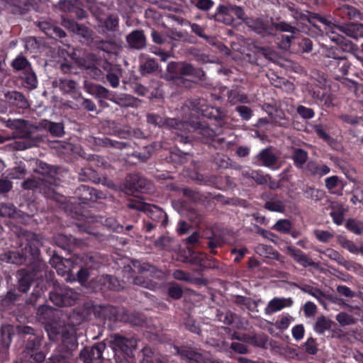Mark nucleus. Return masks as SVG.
<instances>
[{
    "instance_id": "obj_1",
    "label": "nucleus",
    "mask_w": 363,
    "mask_h": 363,
    "mask_svg": "<svg viewBox=\"0 0 363 363\" xmlns=\"http://www.w3.org/2000/svg\"><path fill=\"white\" fill-rule=\"evenodd\" d=\"M312 19L321 23L329 38L337 44L342 43V37L339 32L354 39L363 38V24L362 23L339 25L333 17L321 16L318 14H315Z\"/></svg>"
},
{
    "instance_id": "obj_2",
    "label": "nucleus",
    "mask_w": 363,
    "mask_h": 363,
    "mask_svg": "<svg viewBox=\"0 0 363 363\" xmlns=\"http://www.w3.org/2000/svg\"><path fill=\"white\" fill-rule=\"evenodd\" d=\"M27 239L29 242L22 249V252L11 251L6 252L1 256V260L6 263L21 264L24 263L29 257H35L39 251L40 242L34 234H28Z\"/></svg>"
},
{
    "instance_id": "obj_3",
    "label": "nucleus",
    "mask_w": 363,
    "mask_h": 363,
    "mask_svg": "<svg viewBox=\"0 0 363 363\" xmlns=\"http://www.w3.org/2000/svg\"><path fill=\"white\" fill-rule=\"evenodd\" d=\"M110 343L115 352L118 363H130L133 357V350L135 348L137 342L135 338H126L118 335L110 337Z\"/></svg>"
},
{
    "instance_id": "obj_4",
    "label": "nucleus",
    "mask_w": 363,
    "mask_h": 363,
    "mask_svg": "<svg viewBox=\"0 0 363 363\" xmlns=\"http://www.w3.org/2000/svg\"><path fill=\"white\" fill-rule=\"evenodd\" d=\"M50 301L58 306H72L77 298V295L71 289L64 288L60 291L51 292Z\"/></svg>"
},
{
    "instance_id": "obj_5",
    "label": "nucleus",
    "mask_w": 363,
    "mask_h": 363,
    "mask_svg": "<svg viewBox=\"0 0 363 363\" xmlns=\"http://www.w3.org/2000/svg\"><path fill=\"white\" fill-rule=\"evenodd\" d=\"M247 25L254 30L256 33L266 35H274L273 32V28L272 23L267 20H264L260 18L255 19H247L246 21Z\"/></svg>"
},
{
    "instance_id": "obj_6",
    "label": "nucleus",
    "mask_w": 363,
    "mask_h": 363,
    "mask_svg": "<svg viewBox=\"0 0 363 363\" xmlns=\"http://www.w3.org/2000/svg\"><path fill=\"white\" fill-rule=\"evenodd\" d=\"M293 303V301L290 298H272L264 308V313L267 315H272L285 308L290 307Z\"/></svg>"
},
{
    "instance_id": "obj_7",
    "label": "nucleus",
    "mask_w": 363,
    "mask_h": 363,
    "mask_svg": "<svg viewBox=\"0 0 363 363\" xmlns=\"http://www.w3.org/2000/svg\"><path fill=\"white\" fill-rule=\"evenodd\" d=\"M131 208H136L144 211L152 220H162V225H166L167 215L160 208L155 206H150L145 203L138 206L133 204L130 205Z\"/></svg>"
},
{
    "instance_id": "obj_8",
    "label": "nucleus",
    "mask_w": 363,
    "mask_h": 363,
    "mask_svg": "<svg viewBox=\"0 0 363 363\" xmlns=\"http://www.w3.org/2000/svg\"><path fill=\"white\" fill-rule=\"evenodd\" d=\"M289 255L293 257L294 261H296L298 264L301 265L303 267H307L309 266L317 267V264L311 260V258L307 257V255L298 249L288 247L286 248Z\"/></svg>"
},
{
    "instance_id": "obj_9",
    "label": "nucleus",
    "mask_w": 363,
    "mask_h": 363,
    "mask_svg": "<svg viewBox=\"0 0 363 363\" xmlns=\"http://www.w3.org/2000/svg\"><path fill=\"white\" fill-rule=\"evenodd\" d=\"M126 41L131 48L140 50L145 47L146 40L142 30H135L126 36Z\"/></svg>"
},
{
    "instance_id": "obj_10",
    "label": "nucleus",
    "mask_w": 363,
    "mask_h": 363,
    "mask_svg": "<svg viewBox=\"0 0 363 363\" xmlns=\"http://www.w3.org/2000/svg\"><path fill=\"white\" fill-rule=\"evenodd\" d=\"M104 6L101 4L96 3L91 6H90V9L92 11V13L96 16V19L99 21V23H104V27L106 30H113L115 28H116L118 26V18L116 16L114 15H110L106 21H103L102 18H101L99 16H98V13L96 11V9Z\"/></svg>"
},
{
    "instance_id": "obj_11",
    "label": "nucleus",
    "mask_w": 363,
    "mask_h": 363,
    "mask_svg": "<svg viewBox=\"0 0 363 363\" xmlns=\"http://www.w3.org/2000/svg\"><path fill=\"white\" fill-rule=\"evenodd\" d=\"M5 99L11 105L20 108L28 107V103L25 96L18 91H9L5 94Z\"/></svg>"
},
{
    "instance_id": "obj_12",
    "label": "nucleus",
    "mask_w": 363,
    "mask_h": 363,
    "mask_svg": "<svg viewBox=\"0 0 363 363\" xmlns=\"http://www.w3.org/2000/svg\"><path fill=\"white\" fill-rule=\"evenodd\" d=\"M232 13L230 4L227 6L220 5L217 7L215 19L226 25H230L234 21Z\"/></svg>"
},
{
    "instance_id": "obj_13",
    "label": "nucleus",
    "mask_w": 363,
    "mask_h": 363,
    "mask_svg": "<svg viewBox=\"0 0 363 363\" xmlns=\"http://www.w3.org/2000/svg\"><path fill=\"white\" fill-rule=\"evenodd\" d=\"M306 169L311 175L319 177L327 175L330 172V167L326 164H318L313 161H310L307 163Z\"/></svg>"
},
{
    "instance_id": "obj_14",
    "label": "nucleus",
    "mask_w": 363,
    "mask_h": 363,
    "mask_svg": "<svg viewBox=\"0 0 363 363\" xmlns=\"http://www.w3.org/2000/svg\"><path fill=\"white\" fill-rule=\"evenodd\" d=\"M147 121L148 122L151 123H155L157 125H167L172 128L180 129L181 126H184V123L177 121V120L174 118H167L164 121L162 120V118L155 116V115H148L147 116Z\"/></svg>"
},
{
    "instance_id": "obj_15",
    "label": "nucleus",
    "mask_w": 363,
    "mask_h": 363,
    "mask_svg": "<svg viewBox=\"0 0 363 363\" xmlns=\"http://www.w3.org/2000/svg\"><path fill=\"white\" fill-rule=\"evenodd\" d=\"M62 24L64 27L67 28L72 32L81 34L84 37H88L89 35V30L86 28L79 25L72 19L63 18Z\"/></svg>"
},
{
    "instance_id": "obj_16",
    "label": "nucleus",
    "mask_w": 363,
    "mask_h": 363,
    "mask_svg": "<svg viewBox=\"0 0 363 363\" xmlns=\"http://www.w3.org/2000/svg\"><path fill=\"white\" fill-rule=\"evenodd\" d=\"M55 261L56 264L55 265V268L56 269L58 274L64 276L72 270V262L71 259H63L60 257H53L52 262H55Z\"/></svg>"
},
{
    "instance_id": "obj_17",
    "label": "nucleus",
    "mask_w": 363,
    "mask_h": 363,
    "mask_svg": "<svg viewBox=\"0 0 363 363\" xmlns=\"http://www.w3.org/2000/svg\"><path fill=\"white\" fill-rule=\"evenodd\" d=\"M257 157L262 162V164L268 167H272L277 160L273 151L269 148L262 150Z\"/></svg>"
},
{
    "instance_id": "obj_18",
    "label": "nucleus",
    "mask_w": 363,
    "mask_h": 363,
    "mask_svg": "<svg viewBox=\"0 0 363 363\" xmlns=\"http://www.w3.org/2000/svg\"><path fill=\"white\" fill-rule=\"evenodd\" d=\"M177 353L181 356L182 359L188 360L191 363H201V355L200 353L196 351L182 349L179 350L178 348H175Z\"/></svg>"
},
{
    "instance_id": "obj_19",
    "label": "nucleus",
    "mask_w": 363,
    "mask_h": 363,
    "mask_svg": "<svg viewBox=\"0 0 363 363\" xmlns=\"http://www.w3.org/2000/svg\"><path fill=\"white\" fill-rule=\"evenodd\" d=\"M33 276L24 270L18 272V286L19 290L23 292H27L29 290Z\"/></svg>"
},
{
    "instance_id": "obj_20",
    "label": "nucleus",
    "mask_w": 363,
    "mask_h": 363,
    "mask_svg": "<svg viewBox=\"0 0 363 363\" xmlns=\"http://www.w3.org/2000/svg\"><path fill=\"white\" fill-rule=\"evenodd\" d=\"M126 182L129 183L130 189L141 191L148 183L144 178L139 177L138 175L128 177Z\"/></svg>"
},
{
    "instance_id": "obj_21",
    "label": "nucleus",
    "mask_w": 363,
    "mask_h": 363,
    "mask_svg": "<svg viewBox=\"0 0 363 363\" xmlns=\"http://www.w3.org/2000/svg\"><path fill=\"white\" fill-rule=\"evenodd\" d=\"M22 78L24 82L25 86L30 89H35L38 86V79L34 72L28 68L23 73Z\"/></svg>"
},
{
    "instance_id": "obj_22",
    "label": "nucleus",
    "mask_w": 363,
    "mask_h": 363,
    "mask_svg": "<svg viewBox=\"0 0 363 363\" xmlns=\"http://www.w3.org/2000/svg\"><path fill=\"white\" fill-rule=\"evenodd\" d=\"M264 206L270 211L282 213L285 210L284 201L278 199H272L267 201Z\"/></svg>"
},
{
    "instance_id": "obj_23",
    "label": "nucleus",
    "mask_w": 363,
    "mask_h": 363,
    "mask_svg": "<svg viewBox=\"0 0 363 363\" xmlns=\"http://www.w3.org/2000/svg\"><path fill=\"white\" fill-rule=\"evenodd\" d=\"M292 158L295 165L298 168H301L306 162L308 153L301 149H296L294 152Z\"/></svg>"
},
{
    "instance_id": "obj_24",
    "label": "nucleus",
    "mask_w": 363,
    "mask_h": 363,
    "mask_svg": "<svg viewBox=\"0 0 363 363\" xmlns=\"http://www.w3.org/2000/svg\"><path fill=\"white\" fill-rule=\"evenodd\" d=\"M106 348V344L104 342H99L95 344L90 350V357L91 359H101L102 357L103 352Z\"/></svg>"
},
{
    "instance_id": "obj_25",
    "label": "nucleus",
    "mask_w": 363,
    "mask_h": 363,
    "mask_svg": "<svg viewBox=\"0 0 363 363\" xmlns=\"http://www.w3.org/2000/svg\"><path fill=\"white\" fill-rule=\"evenodd\" d=\"M273 28V32L275 33L274 31H282V32H288L291 33V34L296 33L298 30L295 28L294 27L291 26V25L285 23V22H280V23H272V26Z\"/></svg>"
},
{
    "instance_id": "obj_26",
    "label": "nucleus",
    "mask_w": 363,
    "mask_h": 363,
    "mask_svg": "<svg viewBox=\"0 0 363 363\" xmlns=\"http://www.w3.org/2000/svg\"><path fill=\"white\" fill-rule=\"evenodd\" d=\"M228 101L233 105L239 102L244 104L250 103V100L246 94L233 91L229 93Z\"/></svg>"
},
{
    "instance_id": "obj_27",
    "label": "nucleus",
    "mask_w": 363,
    "mask_h": 363,
    "mask_svg": "<svg viewBox=\"0 0 363 363\" xmlns=\"http://www.w3.org/2000/svg\"><path fill=\"white\" fill-rule=\"evenodd\" d=\"M157 69V63L154 59H147L140 65V71L143 74H149Z\"/></svg>"
},
{
    "instance_id": "obj_28",
    "label": "nucleus",
    "mask_w": 363,
    "mask_h": 363,
    "mask_svg": "<svg viewBox=\"0 0 363 363\" xmlns=\"http://www.w3.org/2000/svg\"><path fill=\"white\" fill-rule=\"evenodd\" d=\"M303 194L306 198L315 201L320 200L323 195L322 191L309 186H307L303 189Z\"/></svg>"
},
{
    "instance_id": "obj_29",
    "label": "nucleus",
    "mask_w": 363,
    "mask_h": 363,
    "mask_svg": "<svg viewBox=\"0 0 363 363\" xmlns=\"http://www.w3.org/2000/svg\"><path fill=\"white\" fill-rule=\"evenodd\" d=\"M199 111L201 113L202 115L204 116L211 118H222L225 116L224 113L221 112L218 108H199Z\"/></svg>"
},
{
    "instance_id": "obj_30",
    "label": "nucleus",
    "mask_w": 363,
    "mask_h": 363,
    "mask_svg": "<svg viewBox=\"0 0 363 363\" xmlns=\"http://www.w3.org/2000/svg\"><path fill=\"white\" fill-rule=\"evenodd\" d=\"M330 328V322L326 318L322 317L319 318L314 326V330L316 333L321 334L323 333L325 330H328Z\"/></svg>"
},
{
    "instance_id": "obj_31",
    "label": "nucleus",
    "mask_w": 363,
    "mask_h": 363,
    "mask_svg": "<svg viewBox=\"0 0 363 363\" xmlns=\"http://www.w3.org/2000/svg\"><path fill=\"white\" fill-rule=\"evenodd\" d=\"M116 279L113 278L112 277L109 275H102L99 277H98L97 281L99 282V285L101 287H105L108 289H116V287L115 286L113 281Z\"/></svg>"
},
{
    "instance_id": "obj_32",
    "label": "nucleus",
    "mask_w": 363,
    "mask_h": 363,
    "mask_svg": "<svg viewBox=\"0 0 363 363\" xmlns=\"http://www.w3.org/2000/svg\"><path fill=\"white\" fill-rule=\"evenodd\" d=\"M274 229L282 233H289L291 228V223L287 219L279 220L274 225Z\"/></svg>"
},
{
    "instance_id": "obj_33",
    "label": "nucleus",
    "mask_w": 363,
    "mask_h": 363,
    "mask_svg": "<svg viewBox=\"0 0 363 363\" xmlns=\"http://www.w3.org/2000/svg\"><path fill=\"white\" fill-rule=\"evenodd\" d=\"M86 89H87V91L89 94H96L101 97H106L108 94V91L106 89H105L102 86L98 85V84L89 85Z\"/></svg>"
},
{
    "instance_id": "obj_34",
    "label": "nucleus",
    "mask_w": 363,
    "mask_h": 363,
    "mask_svg": "<svg viewBox=\"0 0 363 363\" xmlns=\"http://www.w3.org/2000/svg\"><path fill=\"white\" fill-rule=\"evenodd\" d=\"M191 2L197 9L202 11L211 9L214 4L212 0H191Z\"/></svg>"
},
{
    "instance_id": "obj_35",
    "label": "nucleus",
    "mask_w": 363,
    "mask_h": 363,
    "mask_svg": "<svg viewBox=\"0 0 363 363\" xmlns=\"http://www.w3.org/2000/svg\"><path fill=\"white\" fill-rule=\"evenodd\" d=\"M347 228L355 234L359 235L363 233V223L354 220H348L346 223Z\"/></svg>"
},
{
    "instance_id": "obj_36",
    "label": "nucleus",
    "mask_w": 363,
    "mask_h": 363,
    "mask_svg": "<svg viewBox=\"0 0 363 363\" xmlns=\"http://www.w3.org/2000/svg\"><path fill=\"white\" fill-rule=\"evenodd\" d=\"M293 320V318L289 315H282L276 321V327L280 330H285L289 326Z\"/></svg>"
},
{
    "instance_id": "obj_37",
    "label": "nucleus",
    "mask_w": 363,
    "mask_h": 363,
    "mask_svg": "<svg viewBox=\"0 0 363 363\" xmlns=\"http://www.w3.org/2000/svg\"><path fill=\"white\" fill-rule=\"evenodd\" d=\"M0 214L2 216L14 217L16 214V208L12 204L2 203L0 206Z\"/></svg>"
},
{
    "instance_id": "obj_38",
    "label": "nucleus",
    "mask_w": 363,
    "mask_h": 363,
    "mask_svg": "<svg viewBox=\"0 0 363 363\" xmlns=\"http://www.w3.org/2000/svg\"><path fill=\"white\" fill-rule=\"evenodd\" d=\"M48 128L49 131L55 136H61L64 133V127L60 123H48Z\"/></svg>"
},
{
    "instance_id": "obj_39",
    "label": "nucleus",
    "mask_w": 363,
    "mask_h": 363,
    "mask_svg": "<svg viewBox=\"0 0 363 363\" xmlns=\"http://www.w3.org/2000/svg\"><path fill=\"white\" fill-rule=\"evenodd\" d=\"M28 62L27 59L22 56L17 57L12 62L13 67L16 70H21L28 67Z\"/></svg>"
},
{
    "instance_id": "obj_40",
    "label": "nucleus",
    "mask_w": 363,
    "mask_h": 363,
    "mask_svg": "<svg viewBox=\"0 0 363 363\" xmlns=\"http://www.w3.org/2000/svg\"><path fill=\"white\" fill-rule=\"evenodd\" d=\"M167 69L171 79L177 78L180 75V62H170Z\"/></svg>"
},
{
    "instance_id": "obj_41",
    "label": "nucleus",
    "mask_w": 363,
    "mask_h": 363,
    "mask_svg": "<svg viewBox=\"0 0 363 363\" xmlns=\"http://www.w3.org/2000/svg\"><path fill=\"white\" fill-rule=\"evenodd\" d=\"M73 240L74 238L71 236L59 235L56 238V243L62 248L65 249L69 247Z\"/></svg>"
},
{
    "instance_id": "obj_42",
    "label": "nucleus",
    "mask_w": 363,
    "mask_h": 363,
    "mask_svg": "<svg viewBox=\"0 0 363 363\" xmlns=\"http://www.w3.org/2000/svg\"><path fill=\"white\" fill-rule=\"evenodd\" d=\"M236 111L238 112L240 116L245 121H248L252 117V110L246 106H238L236 107Z\"/></svg>"
},
{
    "instance_id": "obj_43",
    "label": "nucleus",
    "mask_w": 363,
    "mask_h": 363,
    "mask_svg": "<svg viewBox=\"0 0 363 363\" xmlns=\"http://www.w3.org/2000/svg\"><path fill=\"white\" fill-rule=\"evenodd\" d=\"M336 320L342 325H347L352 324L354 322L353 318L346 313H340L336 316Z\"/></svg>"
},
{
    "instance_id": "obj_44",
    "label": "nucleus",
    "mask_w": 363,
    "mask_h": 363,
    "mask_svg": "<svg viewBox=\"0 0 363 363\" xmlns=\"http://www.w3.org/2000/svg\"><path fill=\"white\" fill-rule=\"evenodd\" d=\"M297 113L304 119H310L314 116L313 110L303 106H298Z\"/></svg>"
},
{
    "instance_id": "obj_45",
    "label": "nucleus",
    "mask_w": 363,
    "mask_h": 363,
    "mask_svg": "<svg viewBox=\"0 0 363 363\" xmlns=\"http://www.w3.org/2000/svg\"><path fill=\"white\" fill-rule=\"evenodd\" d=\"M6 125L11 129L20 130L26 128V121L21 119L16 120H8L6 123Z\"/></svg>"
},
{
    "instance_id": "obj_46",
    "label": "nucleus",
    "mask_w": 363,
    "mask_h": 363,
    "mask_svg": "<svg viewBox=\"0 0 363 363\" xmlns=\"http://www.w3.org/2000/svg\"><path fill=\"white\" fill-rule=\"evenodd\" d=\"M323 254L330 259L335 260L338 263H342L343 262V257L337 251L333 249H327L323 252Z\"/></svg>"
},
{
    "instance_id": "obj_47",
    "label": "nucleus",
    "mask_w": 363,
    "mask_h": 363,
    "mask_svg": "<svg viewBox=\"0 0 363 363\" xmlns=\"http://www.w3.org/2000/svg\"><path fill=\"white\" fill-rule=\"evenodd\" d=\"M314 234L316 238L323 242H328L333 238V235L330 233L324 230H315Z\"/></svg>"
},
{
    "instance_id": "obj_48",
    "label": "nucleus",
    "mask_w": 363,
    "mask_h": 363,
    "mask_svg": "<svg viewBox=\"0 0 363 363\" xmlns=\"http://www.w3.org/2000/svg\"><path fill=\"white\" fill-rule=\"evenodd\" d=\"M206 256L202 254H195L191 258V262L195 264L200 266L201 267H206L207 265L206 264Z\"/></svg>"
},
{
    "instance_id": "obj_49",
    "label": "nucleus",
    "mask_w": 363,
    "mask_h": 363,
    "mask_svg": "<svg viewBox=\"0 0 363 363\" xmlns=\"http://www.w3.org/2000/svg\"><path fill=\"white\" fill-rule=\"evenodd\" d=\"M230 6L231 11L237 16L238 18L247 21V19L246 18L245 13L242 7L232 4H230Z\"/></svg>"
},
{
    "instance_id": "obj_50",
    "label": "nucleus",
    "mask_w": 363,
    "mask_h": 363,
    "mask_svg": "<svg viewBox=\"0 0 363 363\" xmlns=\"http://www.w3.org/2000/svg\"><path fill=\"white\" fill-rule=\"evenodd\" d=\"M60 86L65 91H70L76 89L77 83L73 80L63 79L61 80Z\"/></svg>"
},
{
    "instance_id": "obj_51",
    "label": "nucleus",
    "mask_w": 363,
    "mask_h": 363,
    "mask_svg": "<svg viewBox=\"0 0 363 363\" xmlns=\"http://www.w3.org/2000/svg\"><path fill=\"white\" fill-rule=\"evenodd\" d=\"M223 244V240L218 236L211 238L208 241V247L211 249V252L215 253L213 249L220 247Z\"/></svg>"
},
{
    "instance_id": "obj_52",
    "label": "nucleus",
    "mask_w": 363,
    "mask_h": 363,
    "mask_svg": "<svg viewBox=\"0 0 363 363\" xmlns=\"http://www.w3.org/2000/svg\"><path fill=\"white\" fill-rule=\"evenodd\" d=\"M292 335L296 340H300L304 335V328L303 325H297L292 328Z\"/></svg>"
},
{
    "instance_id": "obj_53",
    "label": "nucleus",
    "mask_w": 363,
    "mask_h": 363,
    "mask_svg": "<svg viewBox=\"0 0 363 363\" xmlns=\"http://www.w3.org/2000/svg\"><path fill=\"white\" fill-rule=\"evenodd\" d=\"M306 351L310 354H315L317 352V346L313 338H308L305 343Z\"/></svg>"
},
{
    "instance_id": "obj_54",
    "label": "nucleus",
    "mask_w": 363,
    "mask_h": 363,
    "mask_svg": "<svg viewBox=\"0 0 363 363\" xmlns=\"http://www.w3.org/2000/svg\"><path fill=\"white\" fill-rule=\"evenodd\" d=\"M339 177L337 176H331L325 179V186L328 190H331L337 186Z\"/></svg>"
},
{
    "instance_id": "obj_55",
    "label": "nucleus",
    "mask_w": 363,
    "mask_h": 363,
    "mask_svg": "<svg viewBox=\"0 0 363 363\" xmlns=\"http://www.w3.org/2000/svg\"><path fill=\"white\" fill-rule=\"evenodd\" d=\"M344 247L353 254H359L361 252V245H358L351 241L345 242Z\"/></svg>"
},
{
    "instance_id": "obj_56",
    "label": "nucleus",
    "mask_w": 363,
    "mask_h": 363,
    "mask_svg": "<svg viewBox=\"0 0 363 363\" xmlns=\"http://www.w3.org/2000/svg\"><path fill=\"white\" fill-rule=\"evenodd\" d=\"M251 178L258 184H264L267 182V176H264L256 171H251Z\"/></svg>"
},
{
    "instance_id": "obj_57",
    "label": "nucleus",
    "mask_w": 363,
    "mask_h": 363,
    "mask_svg": "<svg viewBox=\"0 0 363 363\" xmlns=\"http://www.w3.org/2000/svg\"><path fill=\"white\" fill-rule=\"evenodd\" d=\"M194 72V68L191 65L186 63H180V75H191Z\"/></svg>"
},
{
    "instance_id": "obj_58",
    "label": "nucleus",
    "mask_w": 363,
    "mask_h": 363,
    "mask_svg": "<svg viewBox=\"0 0 363 363\" xmlns=\"http://www.w3.org/2000/svg\"><path fill=\"white\" fill-rule=\"evenodd\" d=\"M316 306L312 302H307L304 305V313L306 316L313 315L315 313Z\"/></svg>"
},
{
    "instance_id": "obj_59",
    "label": "nucleus",
    "mask_w": 363,
    "mask_h": 363,
    "mask_svg": "<svg viewBox=\"0 0 363 363\" xmlns=\"http://www.w3.org/2000/svg\"><path fill=\"white\" fill-rule=\"evenodd\" d=\"M293 36L289 35H282L281 40L280 42V47L284 50L289 48Z\"/></svg>"
},
{
    "instance_id": "obj_60",
    "label": "nucleus",
    "mask_w": 363,
    "mask_h": 363,
    "mask_svg": "<svg viewBox=\"0 0 363 363\" xmlns=\"http://www.w3.org/2000/svg\"><path fill=\"white\" fill-rule=\"evenodd\" d=\"M169 295L174 298H179L182 295V291L179 286H172L169 289Z\"/></svg>"
},
{
    "instance_id": "obj_61",
    "label": "nucleus",
    "mask_w": 363,
    "mask_h": 363,
    "mask_svg": "<svg viewBox=\"0 0 363 363\" xmlns=\"http://www.w3.org/2000/svg\"><path fill=\"white\" fill-rule=\"evenodd\" d=\"M173 277L178 280L189 281L190 279V276L189 274L179 269L174 272Z\"/></svg>"
},
{
    "instance_id": "obj_62",
    "label": "nucleus",
    "mask_w": 363,
    "mask_h": 363,
    "mask_svg": "<svg viewBox=\"0 0 363 363\" xmlns=\"http://www.w3.org/2000/svg\"><path fill=\"white\" fill-rule=\"evenodd\" d=\"M151 36L152 38V40L154 43L157 44H162L165 42V37L160 34V33L152 30L151 33Z\"/></svg>"
},
{
    "instance_id": "obj_63",
    "label": "nucleus",
    "mask_w": 363,
    "mask_h": 363,
    "mask_svg": "<svg viewBox=\"0 0 363 363\" xmlns=\"http://www.w3.org/2000/svg\"><path fill=\"white\" fill-rule=\"evenodd\" d=\"M339 69L342 72V74L345 75L348 73L350 65L345 60H340L338 64Z\"/></svg>"
},
{
    "instance_id": "obj_64",
    "label": "nucleus",
    "mask_w": 363,
    "mask_h": 363,
    "mask_svg": "<svg viewBox=\"0 0 363 363\" xmlns=\"http://www.w3.org/2000/svg\"><path fill=\"white\" fill-rule=\"evenodd\" d=\"M308 293L316 298L320 303H323L325 301V295L320 290L317 289H312L308 291Z\"/></svg>"
}]
</instances>
